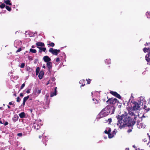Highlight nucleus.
I'll return each mask as SVG.
<instances>
[{"instance_id": "9d476101", "label": "nucleus", "mask_w": 150, "mask_h": 150, "mask_svg": "<svg viewBox=\"0 0 150 150\" xmlns=\"http://www.w3.org/2000/svg\"><path fill=\"white\" fill-rule=\"evenodd\" d=\"M43 59L44 62L46 63L50 62L51 59L48 56H45L43 57Z\"/></svg>"}, {"instance_id": "052dcab7", "label": "nucleus", "mask_w": 150, "mask_h": 150, "mask_svg": "<svg viewBox=\"0 0 150 150\" xmlns=\"http://www.w3.org/2000/svg\"><path fill=\"white\" fill-rule=\"evenodd\" d=\"M119 104H120V105H118V107L119 108H120L121 107L122 104L120 103Z\"/></svg>"}, {"instance_id": "4468645a", "label": "nucleus", "mask_w": 150, "mask_h": 150, "mask_svg": "<svg viewBox=\"0 0 150 150\" xmlns=\"http://www.w3.org/2000/svg\"><path fill=\"white\" fill-rule=\"evenodd\" d=\"M48 138H47L46 137H44L42 140V142H43V144H45V146H46L47 145L46 142L48 141Z\"/></svg>"}, {"instance_id": "6e6d98bb", "label": "nucleus", "mask_w": 150, "mask_h": 150, "mask_svg": "<svg viewBox=\"0 0 150 150\" xmlns=\"http://www.w3.org/2000/svg\"><path fill=\"white\" fill-rule=\"evenodd\" d=\"M48 97L49 96L47 94H46L45 96V98H46L47 100L48 98Z\"/></svg>"}, {"instance_id": "6e6552de", "label": "nucleus", "mask_w": 150, "mask_h": 150, "mask_svg": "<svg viewBox=\"0 0 150 150\" xmlns=\"http://www.w3.org/2000/svg\"><path fill=\"white\" fill-rule=\"evenodd\" d=\"M145 59L147 62V64L150 65V52L146 54L145 56Z\"/></svg>"}, {"instance_id": "f03ea898", "label": "nucleus", "mask_w": 150, "mask_h": 150, "mask_svg": "<svg viewBox=\"0 0 150 150\" xmlns=\"http://www.w3.org/2000/svg\"><path fill=\"white\" fill-rule=\"evenodd\" d=\"M112 109V113H114L115 110V108L113 106H111L110 105H107L105 108H104L101 112L99 113L98 115V118L99 119L103 117H104L106 116L109 114V111H107L108 109L109 110V109Z\"/></svg>"}, {"instance_id": "5fc2aeb1", "label": "nucleus", "mask_w": 150, "mask_h": 150, "mask_svg": "<svg viewBox=\"0 0 150 150\" xmlns=\"http://www.w3.org/2000/svg\"><path fill=\"white\" fill-rule=\"evenodd\" d=\"M4 122V120H3V121H1V119H0V123L1 124H3Z\"/></svg>"}, {"instance_id": "1a4fd4ad", "label": "nucleus", "mask_w": 150, "mask_h": 150, "mask_svg": "<svg viewBox=\"0 0 150 150\" xmlns=\"http://www.w3.org/2000/svg\"><path fill=\"white\" fill-rule=\"evenodd\" d=\"M36 45L37 46V47L39 49V48L43 47L45 46L44 43L42 42H37L35 43Z\"/></svg>"}, {"instance_id": "f704fd0d", "label": "nucleus", "mask_w": 150, "mask_h": 150, "mask_svg": "<svg viewBox=\"0 0 150 150\" xmlns=\"http://www.w3.org/2000/svg\"><path fill=\"white\" fill-rule=\"evenodd\" d=\"M55 78L54 77H52L51 78L50 80L52 81H55Z\"/></svg>"}, {"instance_id": "774afa93", "label": "nucleus", "mask_w": 150, "mask_h": 150, "mask_svg": "<svg viewBox=\"0 0 150 150\" xmlns=\"http://www.w3.org/2000/svg\"><path fill=\"white\" fill-rule=\"evenodd\" d=\"M42 67L43 68H44V69H45L46 68V67L45 65H43Z\"/></svg>"}, {"instance_id": "c756f323", "label": "nucleus", "mask_w": 150, "mask_h": 150, "mask_svg": "<svg viewBox=\"0 0 150 150\" xmlns=\"http://www.w3.org/2000/svg\"><path fill=\"white\" fill-rule=\"evenodd\" d=\"M108 138L109 139H111L113 137V136L112 133H109L108 134Z\"/></svg>"}, {"instance_id": "393cba45", "label": "nucleus", "mask_w": 150, "mask_h": 150, "mask_svg": "<svg viewBox=\"0 0 150 150\" xmlns=\"http://www.w3.org/2000/svg\"><path fill=\"white\" fill-rule=\"evenodd\" d=\"M5 8L6 10H7L8 11H11V7H10L8 6H6Z\"/></svg>"}, {"instance_id": "49530a36", "label": "nucleus", "mask_w": 150, "mask_h": 150, "mask_svg": "<svg viewBox=\"0 0 150 150\" xmlns=\"http://www.w3.org/2000/svg\"><path fill=\"white\" fill-rule=\"evenodd\" d=\"M143 107V109H145L147 111V106H146L145 105H144V107Z\"/></svg>"}, {"instance_id": "2eb2a0df", "label": "nucleus", "mask_w": 150, "mask_h": 150, "mask_svg": "<svg viewBox=\"0 0 150 150\" xmlns=\"http://www.w3.org/2000/svg\"><path fill=\"white\" fill-rule=\"evenodd\" d=\"M18 116L17 115H15L13 117L12 120L14 122H16L18 120Z\"/></svg>"}, {"instance_id": "20e7f679", "label": "nucleus", "mask_w": 150, "mask_h": 150, "mask_svg": "<svg viewBox=\"0 0 150 150\" xmlns=\"http://www.w3.org/2000/svg\"><path fill=\"white\" fill-rule=\"evenodd\" d=\"M106 102L108 104L109 103L112 104H114L117 103V105L118 103H120V102L116 98H110L106 101Z\"/></svg>"}, {"instance_id": "e2e57ef3", "label": "nucleus", "mask_w": 150, "mask_h": 150, "mask_svg": "<svg viewBox=\"0 0 150 150\" xmlns=\"http://www.w3.org/2000/svg\"><path fill=\"white\" fill-rule=\"evenodd\" d=\"M133 116H134V119H136V118H137V115H135V114L134 115H133Z\"/></svg>"}, {"instance_id": "f3484780", "label": "nucleus", "mask_w": 150, "mask_h": 150, "mask_svg": "<svg viewBox=\"0 0 150 150\" xmlns=\"http://www.w3.org/2000/svg\"><path fill=\"white\" fill-rule=\"evenodd\" d=\"M143 51L144 52H150V48H146L145 47L143 49Z\"/></svg>"}, {"instance_id": "13d9d810", "label": "nucleus", "mask_w": 150, "mask_h": 150, "mask_svg": "<svg viewBox=\"0 0 150 150\" xmlns=\"http://www.w3.org/2000/svg\"><path fill=\"white\" fill-rule=\"evenodd\" d=\"M132 130L131 129H129L128 131H127V132H128V133H129V132H132Z\"/></svg>"}, {"instance_id": "a878e982", "label": "nucleus", "mask_w": 150, "mask_h": 150, "mask_svg": "<svg viewBox=\"0 0 150 150\" xmlns=\"http://www.w3.org/2000/svg\"><path fill=\"white\" fill-rule=\"evenodd\" d=\"M29 98V96H27L26 97H25L24 98L23 101L26 102V101Z\"/></svg>"}, {"instance_id": "b1692460", "label": "nucleus", "mask_w": 150, "mask_h": 150, "mask_svg": "<svg viewBox=\"0 0 150 150\" xmlns=\"http://www.w3.org/2000/svg\"><path fill=\"white\" fill-rule=\"evenodd\" d=\"M146 15L147 18H150V12L147 11L146 12Z\"/></svg>"}, {"instance_id": "c85d7f7f", "label": "nucleus", "mask_w": 150, "mask_h": 150, "mask_svg": "<svg viewBox=\"0 0 150 150\" xmlns=\"http://www.w3.org/2000/svg\"><path fill=\"white\" fill-rule=\"evenodd\" d=\"M25 63H21L20 66H19L21 68H24L25 66Z\"/></svg>"}, {"instance_id": "09e8293b", "label": "nucleus", "mask_w": 150, "mask_h": 150, "mask_svg": "<svg viewBox=\"0 0 150 150\" xmlns=\"http://www.w3.org/2000/svg\"><path fill=\"white\" fill-rule=\"evenodd\" d=\"M30 89H28L27 90V91H26V93H30Z\"/></svg>"}, {"instance_id": "4c0bfd02", "label": "nucleus", "mask_w": 150, "mask_h": 150, "mask_svg": "<svg viewBox=\"0 0 150 150\" xmlns=\"http://www.w3.org/2000/svg\"><path fill=\"white\" fill-rule=\"evenodd\" d=\"M17 136L18 137H21L22 136L23 134L21 132L17 134Z\"/></svg>"}, {"instance_id": "680f3d73", "label": "nucleus", "mask_w": 150, "mask_h": 150, "mask_svg": "<svg viewBox=\"0 0 150 150\" xmlns=\"http://www.w3.org/2000/svg\"><path fill=\"white\" fill-rule=\"evenodd\" d=\"M8 104L9 105H12L13 104V103H12V102H9Z\"/></svg>"}, {"instance_id": "473e14b6", "label": "nucleus", "mask_w": 150, "mask_h": 150, "mask_svg": "<svg viewBox=\"0 0 150 150\" xmlns=\"http://www.w3.org/2000/svg\"><path fill=\"white\" fill-rule=\"evenodd\" d=\"M48 45H50L52 47H53L54 46L55 44L54 42H51L48 44Z\"/></svg>"}, {"instance_id": "bf43d9fd", "label": "nucleus", "mask_w": 150, "mask_h": 150, "mask_svg": "<svg viewBox=\"0 0 150 150\" xmlns=\"http://www.w3.org/2000/svg\"><path fill=\"white\" fill-rule=\"evenodd\" d=\"M20 96L21 97H23V93H21L20 94Z\"/></svg>"}, {"instance_id": "9b49d317", "label": "nucleus", "mask_w": 150, "mask_h": 150, "mask_svg": "<svg viewBox=\"0 0 150 150\" xmlns=\"http://www.w3.org/2000/svg\"><path fill=\"white\" fill-rule=\"evenodd\" d=\"M38 77L40 79H41L43 77L44 72L43 70H41L39 73Z\"/></svg>"}, {"instance_id": "7ed1b4c3", "label": "nucleus", "mask_w": 150, "mask_h": 150, "mask_svg": "<svg viewBox=\"0 0 150 150\" xmlns=\"http://www.w3.org/2000/svg\"><path fill=\"white\" fill-rule=\"evenodd\" d=\"M138 103L136 101H134L132 110L136 111L137 110H140L141 109L140 108V106H143V104H146V101L144 99V98H143L142 96L139 97L138 99Z\"/></svg>"}, {"instance_id": "f8f14e48", "label": "nucleus", "mask_w": 150, "mask_h": 150, "mask_svg": "<svg viewBox=\"0 0 150 150\" xmlns=\"http://www.w3.org/2000/svg\"><path fill=\"white\" fill-rule=\"evenodd\" d=\"M57 87H55L54 88V92L51 93L50 94V97H52L54 96H56L57 94Z\"/></svg>"}, {"instance_id": "ddd939ff", "label": "nucleus", "mask_w": 150, "mask_h": 150, "mask_svg": "<svg viewBox=\"0 0 150 150\" xmlns=\"http://www.w3.org/2000/svg\"><path fill=\"white\" fill-rule=\"evenodd\" d=\"M39 52H45L46 50V47H40V48H39Z\"/></svg>"}, {"instance_id": "79ce46f5", "label": "nucleus", "mask_w": 150, "mask_h": 150, "mask_svg": "<svg viewBox=\"0 0 150 150\" xmlns=\"http://www.w3.org/2000/svg\"><path fill=\"white\" fill-rule=\"evenodd\" d=\"M107 129H108V133H110V132H111V129L110 127H108V128H107Z\"/></svg>"}, {"instance_id": "cd10ccee", "label": "nucleus", "mask_w": 150, "mask_h": 150, "mask_svg": "<svg viewBox=\"0 0 150 150\" xmlns=\"http://www.w3.org/2000/svg\"><path fill=\"white\" fill-rule=\"evenodd\" d=\"M5 6L6 5L4 3H2L1 5H0V8L2 9L4 8Z\"/></svg>"}, {"instance_id": "a18cd8bd", "label": "nucleus", "mask_w": 150, "mask_h": 150, "mask_svg": "<svg viewBox=\"0 0 150 150\" xmlns=\"http://www.w3.org/2000/svg\"><path fill=\"white\" fill-rule=\"evenodd\" d=\"M61 54H62V55L63 56H64L65 57H66V54L64 52H62L61 53Z\"/></svg>"}, {"instance_id": "338daca9", "label": "nucleus", "mask_w": 150, "mask_h": 150, "mask_svg": "<svg viewBox=\"0 0 150 150\" xmlns=\"http://www.w3.org/2000/svg\"><path fill=\"white\" fill-rule=\"evenodd\" d=\"M31 47L32 48H34L35 47V46L34 45H32V46H31Z\"/></svg>"}, {"instance_id": "f257e3e1", "label": "nucleus", "mask_w": 150, "mask_h": 150, "mask_svg": "<svg viewBox=\"0 0 150 150\" xmlns=\"http://www.w3.org/2000/svg\"><path fill=\"white\" fill-rule=\"evenodd\" d=\"M116 117L118 120L117 125L119 126L120 129L126 126H133L136 122L135 121H132V119L126 114L125 115L122 114L121 116L118 115Z\"/></svg>"}, {"instance_id": "0e129e2a", "label": "nucleus", "mask_w": 150, "mask_h": 150, "mask_svg": "<svg viewBox=\"0 0 150 150\" xmlns=\"http://www.w3.org/2000/svg\"><path fill=\"white\" fill-rule=\"evenodd\" d=\"M148 43L147 42H146V43H145V44L144 45L145 46H147L148 45Z\"/></svg>"}, {"instance_id": "bb28decb", "label": "nucleus", "mask_w": 150, "mask_h": 150, "mask_svg": "<svg viewBox=\"0 0 150 150\" xmlns=\"http://www.w3.org/2000/svg\"><path fill=\"white\" fill-rule=\"evenodd\" d=\"M93 100L94 101H95V102H94V103L95 104H98L99 103V101L98 100H97L96 99H95L94 98H93Z\"/></svg>"}, {"instance_id": "dca6fc26", "label": "nucleus", "mask_w": 150, "mask_h": 150, "mask_svg": "<svg viewBox=\"0 0 150 150\" xmlns=\"http://www.w3.org/2000/svg\"><path fill=\"white\" fill-rule=\"evenodd\" d=\"M25 114L24 112H22L19 114V115L21 118H23L25 117Z\"/></svg>"}, {"instance_id": "603ef678", "label": "nucleus", "mask_w": 150, "mask_h": 150, "mask_svg": "<svg viewBox=\"0 0 150 150\" xmlns=\"http://www.w3.org/2000/svg\"><path fill=\"white\" fill-rule=\"evenodd\" d=\"M33 109H28L29 111V112H30V113H32V112H33Z\"/></svg>"}, {"instance_id": "4be33fe9", "label": "nucleus", "mask_w": 150, "mask_h": 150, "mask_svg": "<svg viewBox=\"0 0 150 150\" xmlns=\"http://www.w3.org/2000/svg\"><path fill=\"white\" fill-rule=\"evenodd\" d=\"M110 93L111 94L115 96L117 94V93L116 92L112 91H110Z\"/></svg>"}, {"instance_id": "6ab92c4d", "label": "nucleus", "mask_w": 150, "mask_h": 150, "mask_svg": "<svg viewBox=\"0 0 150 150\" xmlns=\"http://www.w3.org/2000/svg\"><path fill=\"white\" fill-rule=\"evenodd\" d=\"M4 2L5 3L6 5H12V4L11 3L10 0H4Z\"/></svg>"}, {"instance_id": "864d4df0", "label": "nucleus", "mask_w": 150, "mask_h": 150, "mask_svg": "<svg viewBox=\"0 0 150 150\" xmlns=\"http://www.w3.org/2000/svg\"><path fill=\"white\" fill-rule=\"evenodd\" d=\"M59 57H58L56 59V61L57 62H58L59 61Z\"/></svg>"}, {"instance_id": "a19ab883", "label": "nucleus", "mask_w": 150, "mask_h": 150, "mask_svg": "<svg viewBox=\"0 0 150 150\" xmlns=\"http://www.w3.org/2000/svg\"><path fill=\"white\" fill-rule=\"evenodd\" d=\"M22 50V48L21 47H20L18 49V50L16 51V52H20Z\"/></svg>"}, {"instance_id": "0eeeda50", "label": "nucleus", "mask_w": 150, "mask_h": 150, "mask_svg": "<svg viewBox=\"0 0 150 150\" xmlns=\"http://www.w3.org/2000/svg\"><path fill=\"white\" fill-rule=\"evenodd\" d=\"M52 63L51 62H47L46 65L47 68V70L49 73H51V69L52 68Z\"/></svg>"}, {"instance_id": "3c124183", "label": "nucleus", "mask_w": 150, "mask_h": 150, "mask_svg": "<svg viewBox=\"0 0 150 150\" xmlns=\"http://www.w3.org/2000/svg\"><path fill=\"white\" fill-rule=\"evenodd\" d=\"M25 101H23V103L21 105V106H24L25 104Z\"/></svg>"}, {"instance_id": "423d86ee", "label": "nucleus", "mask_w": 150, "mask_h": 150, "mask_svg": "<svg viewBox=\"0 0 150 150\" xmlns=\"http://www.w3.org/2000/svg\"><path fill=\"white\" fill-rule=\"evenodd\" d=\"M49 51L53 55H57L58 53L60 52V50H59L54 49L53 48H51L49 49Z\"/></svg>"}, {"instance_id": "2f4dec72", "label": "nucleus", "mask_w": 150, "mask_h": 150, "mask_svg": "<svg viewBox=\"0 0 150 150\" xmlns=\"http://www.w3.org/2000/svg\"><path fill=\"white\" fill-rule=\"evenodd\" d=\"M129 114L131 116L134 115V113L132 111H129Z\"/></svg>"}, {"instance_id": "58836bf2", "label": "nucleus", "mask_w": 150, "mask_h": 150, "mask_svg": "<svg viewBox=\"0 0 150 150\" xmlns=\"http://www.w3.org/2000/svg\"><path fill=\"white\" fill-rule=\"evenodd\" d=\"M21 100V99L19 97H18L17 98V102H19Z\"/></svg>"}, {"instance_id": "69168bd1", "label": "nucleus", "mask_w": 150, "mask_h": 150, "mask_svg": "<svg viewBox=\"0 0 150 150\" xmlns=\"http://www.w3.org/2000/svg\"><path fill=\"white\" fill-rule=\"evenodd\" d=\"M150 110V108H147V112L148 111H149Z\"/></svg>"}, {"instance_id": "e433bc0d", "label": "nucleus", "mask_w": 150, "mask_h": 150, "mask_svg": "<svg viewBox=\"0 0 150 150\" xmlns=\"http://www.w3.org/2000/svg\"><path fill=\"white\" fill-rule=\"evenodd\" d=\"M25 83H23L21 86V88H20V89L21 90V89H22L25 86Z\"/></svg>"}, {"instance_id": "4d7b16f0", "label": "nucleus", "mask_w": 150, "mask_h": 150, "mask_svg": "<svg viewBox=\"0 0 150 150\" xmlns=\"http://www.w3.org/2000/svg\"><path fill=\"white\" fill-rule=\"evenodd\" d=\"M104 133L105 134H109L108 132V131H107L106 130H105V131H104Z\"/></svg>"}, {"instance_id": "a211bd4d", "label": "nucleus", "mask_w": 150, "mask_h": 150, "mask_svg": "<svg viewBox=\"0 0 150 150\" xmlns=\"http://www.w3.org/2000/svg\"><path fill=\"white\" fill-rule=\"evenodd\" d=\"M105 62L106 64H110L111 63L110 59H106L105 60Z\"/></svg>"}, {"instance_id": "ea45409f", "label": "nucleus", "mask_w": 150, "mask_h": 150, "mask_svg": "<svg viewBox=\"0 0 150 150\" xmlns=\"http://www.w3.org/2000/svg\"><path fill=\"white\" fill-rule=\"evenodd\" d=\"M4 123L3 124L4 126L7 125L8 124V122L7 121H5L4 122Z\"/></svg>"}, {"instance_id": "412c9836", "label": "nucleus", "mask_w": 150, "mask_h": 150, "mask_svg": "<svg viewBox=\"0 0 150 150\" xmlns=\"http://www.w3.org/2000/svg\"><path fill=\"white\" fill-rule=\"evenodd\" d=\"M30 52L33 53H35L37 52V51L35 49L30 48Z\"/></svg>"}, {"instance_id": "37998d69", "label": "nucleus", "mask_w": 150, "mask_h": 150, "mask_svg": "<svg viewBox=\"0 0 150 150\" xmlns=\"http://www.w3.org/2000/svg\"><path fill=\"white\" fill-rule=\"evenodd\" d=\"M27 71H30L31 70H32V69L30 67H28L27 68Z\"/></svg>"}, {"instance_id": "39448f33", "label": "nucleus", "mask_w": 150, "mask_h": 150, "mask_svg": "<svg viewBox=\"0 0 150 150\" xmlns=\"http://www.w3.org/2000/svg\"><path fill=\"white\" fill-rule=\"evenodd\" d=\"M41 120H35V122L33 124V125L32 127L33 128L35 129H36L37 130L38 129L40 128V124L41 123L40 122V123L39 122H41Z\"/></svg>"}, {"instance_id": "5701e85b", "label": "nucleus", "mask_w": 150, "mask_h": 150, "mask_svg": "<svg viewBox=\"0 0 150 150\" xmlns=\"http://www.w3.org/2000/svg\"><path fill=\"white\" fill-rule=\"evenodd\" d=\"M41 92V90L39 89L35 93H34V94L37 95H38L39 94H40Z\"/></svg>"}, {"instance_id": "aec40b11", "label": "nucleus", "mask_w": 150, "mask_h": 150, "mask_svg": "<svg viewBox=\"0 0 150 150\" xmlns=\"http://www.w3.org/2000/svg\"><path fill=\"white\" fill-rule=\"evenodd\" d=\"M40 68L39 67H37L36 69V75H38L40 72Z\"/></svg>"}, {"instance_id": "de8ad7c7", "label": "nucleus", "mask_w": 150, "mask_h": 150, "mask_svg": "<svg viewBox=\"0 0 150 150\" xmlns=\"http://www.w3.org/2000/svg\"><path fill=\"white\" fill-rule=\"evenodd\" d=\"M108 121L109 122V123H110L112 122V119L111 118H109L108 120Z\"/></svg>"}, {"instance_id": "c9c22d12", "label": "nucleus", "mask_w": 150, "mask_h": 150, "mask_svg": "<svg viewBox=\"0 0 150 150\" xmlns=\"http://www.w3.org/2000/svg\"><path fill=\"white\" fill-rule=\"evenodd\" d=\"M115 129L114 131H112V134L113 135V136L114 137V135H115L116 134V131H115Z\"/></svg>"}, {"instance_id": "8fccbe9b", "label": "nucleus", "mask_w": 150, "mask_h": 150, "mask_svg": "<svg viewBox=\"0 0 150 150\" xmlns=\"http://www.w3.org/2000/svg\"><path fill=\"white\" fill-rule=\"evenodd\" d=\"M88 80H87V84H89L90 83V81H91V80H90V79H88Z\"/></svg>"}, {"instance_id": "7c9ffc66", "label": "nucleus", "mask_w": 150, "mask_h": 150, "mask_svg": "<svg viewBox=\"0 0 150 150\" xmlns=\"http://www.w3.org/2000/svg\"><path fill=\"white\" fill-rule=\"evenodd\" d=\"M115 97H117V98L119 99H121V97L120 96V95L118 93H117L116 95L115 96Z\"/></svg>"}, {"instance_id": "72a5a7b5", "label": "nucleus", "mask_w": 150, "mask_h": 150, "mask_svg": "<svg viewBox=\"0 0 150 150\" xmlns=\"http://www.w3.org/2000/svg\"><path fill=\"white\" fill-rule=\"evenodd\" d=\"M112 109H111V108L110 109H109V110L108 109V110H107V111H109V113H110V114H113L114 113H112Z\"/></svg>"}, {"instance_id": "c03bdc74", "label": "nucleus", "mask_w": 150, "mask_h": 150, "mask_svg": "<svg viewBox=\"0 0 150 150\" xmlns=\"http://www.w3.org/2000/svg\"><path fill=\"white\" fill-rule=\"evenodd\" d=\"M132 93L131 95V96L130 97V98L129 99V102H130V100H131L132 98H134L133 96H132Z\"/></svg>"}]
</instances>
